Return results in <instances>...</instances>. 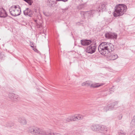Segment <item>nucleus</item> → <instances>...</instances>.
I'll return each mask as SVG.
<instances>
[{
	"mask_svg": "<svg viewBox=\"0 0 135 135\" xmlns=\"http://www.w3.org/2000/svg\"><path fill=\"white\" fill-rule=\"evenodd\" d=\"M98 49L102 55L106 56V54H108L114 50V46L110 43L103 42L98 46Z\"/></svg>",
	"mask_w": 135,
	"mask_h": 135,
	"instance_id": "1",
	"label": "nucleus"
},
{
	"mask_svg": "<svg viewBox=\"0 0 135 135\" xmlns=\"http://www.w3.org/2000/svg\"><path fill=\"white\" fill-rule=\"evenodd\" d=\"M127 7L126 5L123 4H119L115 7V13L113 14L114 17H117L123 15L127 10Z\"/></svg>",
	"mask_w": 135,
	"mask_h": 135,
	"instance_id": "2",
	"label": "nucleus"
},
{
	"mask_svg": "<svg viewBox=\"0 0 135 135\" xmlns=\"http://www.w3.org/2000/svg\"><path fill=\"white\" fill-rule=\"evenodd\" d=\"M9 11L11 15L14 16H19L21 13L20 8L18 5L12 6L9 8Z\"/></svg>",
	"mask_w": 135,
	"mask_h": 135,
	"instance_id": "3",
	"label": "nucleus"
},
{
	"mask_svg": "<svg viewBox=\"0 0 135 135\" xmlns=\"http://www.w3.org/2000/svg\"><path fill=\"white\" fill-rule=\"evenodd\" d=\"M83 116L81 115H75L70 116L67 118L64 119L63 122L64 123H67L71 121H78L82 119Z\"/></svg>",
	"mask_w": 135,
	"mask_h": 135,
	"instance_id": "4",
	"label": "nucleus"
},
{
	"mask_svg": "<svg viewBox=\"0 0 135 135\" xmlns=\"http://www.w3.org/2000/svg\"><path fill=\"white\" fill-rule=\"evenodd\" d=\"M34 134L35 135H46L47 134L46 131L37 127L35 128Z\"/></svg>",
	"mask_w": 135,
	"mask_h": 135,
	"instance_id": "5",
	"label": "nucleus"
},
{
	"mask_svg": "<svg viewBox=\"0 0 135 135\" xmlns=\"http://www.w3.org/2000/svg\"><path fill=\"white\" fill-rule=\"evenodd\" d=\"M96 48V46L93 45H91L86 48V52L88 53L93 54L95 52Z\"/></svg>",
	"mask_w": 135,
	"mask_h": 135,
	"instance_id": "6",
	"label": "nucleus"
},
{
	"mask_svg": "<svg viewBox=\"0 0 135 135\" xmlns=\"http://www.w3.org/2000/svg\"><path fill=\"white\" fill-rule=\"evenodd\" d=\"M24 15L26 16L31 17L33 15L34 12L30 9L27 8L23 12Z\"/></svg>",
	"mask_w": 135,
	"mask_h": 135,
	"instance_id": "7",
	"label": "nucleus"
},
{
	"mask_svg": "<svg viewBox=\"0 0 135 135\" xmlns=\"http://www.w3.org/2000/svg\"><path fill=\"white\" fill-rule=\"evenodd\" d=\"M105 37L106 38L109 39H117V35L115 33H108L105 34Z\"/></svg>",
	"mask_w": 135,
	"mask_h": 135,
	"instance_id": "8",
	"label": "nucleus"
},
{
	"mask_svg": "<svg viewBox=\"0 0 135 135\" xmlns=\"http://www.w3.org/2000/svg\"><path fill=\"white\" fill-rule=\"evenodd\" d=\"M67 1L68 0H48L47 4L49 7H54L55 4H57V1H62L65 2Z\"/></svg>",
	"mask_w": 135,
	"mask_h": 135,
	"instance_id": "9",
	"label": "nucleus"
},
{
	"mask_svg": "<svg viewBox=\"0 0 135 135\" xmlns=\"http://www.w3.org/2000/svg\"><path fill=\"white\" fill-rule=\"evenodd\" d=\"M8 16L5 10L3 8L0 9V17L5 18Z\"/></svg>",
	"mask_w": 135,
	"mask_h": 135,
	"instance_id": "10",
	"label": "nucleus"
},
{
	"mask_svg": "<svg viewBox=\"0 0 135 135\" xmlns=\"http://www.w3.org/2000/svg\"><path fill=\"white\" fill-rule=\"evenodd\" d=\"M99 124H93L91 125L90 127L92 131L96 132L99 131Z\"/></svg>",
	"mask_w": 135,
	"mask_h": 135,
	"instance_id": "11",
	"label": "nucleus"
},
{
	"mask_svg": "<svg viewBox=\"0 0 135 135\" xmlns=\"http://www.w3.org/2000/svg\"><path fill=\"white\" fill-rule=\"evenodd\" d=\"M91 43V41L90 40H81V43L82 45L87 46L90 44Z\"/></svg>",
	"mask_w": 135,
	"mask_h": 135,
	"instance_id": "12",
	"label": "nucleus"
},
{
	"mask_svg": "<svg viewBox=\"0 0 135 135\" xmlns=\"http://www.w3.org/2000/svg\"><path fill=\"white\" fill-rule=\"evenodd\" d=\"M106 6L104 4H100L97 10L99 12H102L105 10L106 9Z\"/></svg>",
	"mask_w": 135,
	"mask_h": 135,
	"instance_id": "13",
	"label": "nucleus"
},
{
	"mask_svg": "<svg viewBox=\"0 0 135 135\" xmlns=\"http://www.w3.org/2000/svg\"><path fill=\"white\" fill-rule=\"evenodd\" d=\"M107 127L106 126L99 125V131H100L102 132H107Z\"/></svg>",
	"mask_w": 135,
	"mask_h": 135,
	"instance_id": "14",
	"label": "nucleus"
},
{
	"mask_svg": "<svg viewBox=\"0 0 135 135\" xmlns=\"http://www.w3.org/2000/svg\"><path fill=\"white\" fill-rule=\"evenodd\" d=\"M18 120L22 125H25L27 123V122L26 119L23 117H19L18 119Z\"/></svg>",
	"mask_w": 135,
	"mask_h": 135,
	"instance_id": "15",
	"label": "nucleus"
},
{
	"mask_svg": "<svg viewBox=\"0 0 135 135\" xmlns=\"http://www.w3.org/2000/svg\"><path fill=\"white\" fill-rule=\"evenodd\" d=\"M92 82L90 80H88L82 83V86H90L91 87Z\"/></svg>",
	"mask_w": 135,
	"mask_h": 135,
	"instance_id": "16",
	"label": "nucleus"
},
{
	"mask_svg": "<svg viewBox=\"0 0 135 135\" xmlns=\"http://www.w3.org/2000/svg\"><path fill=\"white\" fill-rule=\"evenodd\" d=\"M103 85V84L102 83H92V84H91V88H97Z\"/></svg>",
	"mask_w": 135,
	"mask_h": 135,
	"instance_id": "17",
	"label": "nucleus"
},
{
	"mask_svg": "<svg viewBox=\"0 0 135 135\" xmlns=\"http://www.w3.org/2000/svg\"><path fill=\"white\" fill-rule=\"evenodd\" d=\"M109 57L110 60H114L117 59L118 56L115 54H112L109 56Z\"/></svg>",
	"mask_w": 135,
	"mask_h": 135,
	"instance_id": "18",
	"label": "nucleus"
},
{
	"mask_svg": "<svg viewBox=\"0 0 135 135\" xmlns=\"http://www.w3.org/2000/svg\"><path fill=\"white\" fill-rule=\"evenodd\" d=\"M35 128L32 127H29L27 128V131L28 133L34 134Z\"/></svg>",
	"mask_w": 135,
	"mask_h": 135,
	"instance_id": "19",
	"label": "nucleus"
},
{
	"mask_svg": "<svg viewBox=\"0 0 135 135\" xmlns=\"http://www.w3.org/2000/svg\"><path fill=\"white\" fill-rule=\"evenodd\" d=\"M131 125L132 127L135 126V115L133 118V119L131 122Z\"/></svg>",
	"mask_w": 135,
	"mask_h": 135,
	"instance_id": "20",
	"label": "nucleus"
},
{
	"mask_svg": "<svg viewBox=\"0 0 135 135\" xmlns=\"http://www.w3.org/2000/svg\"><path fill=\"white\" fill-rule=\"evenodd\" d=\"M15 94L13 93H9L8 94L9 98L12 100H13V96H15Z\"/></svg>",
	"mask_w": 135,
	"mask_h": 135,
	"instance_id": "21",
	"label": "nucleus"
},
{
	"mask_svg": "<svg viewBox=\"0 0 135 135\" xmlns=\"http://www.w3.org/2000/svg\"><path fill=\"white\" fill-rule=\"evenodd\" d=\"M126 132L122 130H120L118 132V135H126Z\"/></svg>",
	"mask_w": 135,
	"mask_h": 135,
	"instance_id": "22",
	"label": "nucleus"
},
{
	"mask_svg": "<svg viewBox=\"0 0 135 135\" xmlns=\"http://www.w3.org/2000/svg\"><path fill=\"white\" fill-rule=\"evenodd\" d=\"M13 100H12L13 101H17L19 99V98L18 95L15 94V95L13 96Z\"/></svg>",
	"mask_w": 135,
	"mask_h": 135,
	"instance_id": "23",
	"label": "nucleus"
},
{
	"mask_svg": "<svg viewBox=\"0 0 135 135\" xmlns=\"http://www.w3.org/2000/svg\"><path fill=\"white\" fill-rule=\"evenodd\" d=\"M6 126L9 127H11L14 126V123L11 122H9L7 123L6 124Z\"/></svg>",
	"mask_w": 135,
	"mask_h": 135,
	"instance_id": "24",
	"label": "nucleus"
},
{
	"mask_svg": "<svg viewBox=\"0 0 135 135\" xmlns=\"http://www.w3.org/2000/svg\"><path fill=\"white\" fill-rule=\"evenodd\" d=\"M29 4L30 5H31L33 3L32 0H23Z\"/></svg>",
	"mask_w": 135,
	"mask_h": 135,
	"instance_id": "25",
	"label": "nucleus"
},
{
	"mask_svg": "<svg viewBox=\"0 0 135 135\" xmlns=\"http://www.w3.org/2000/svg\"><path fill=\"white\" fill-rule=\"evenodd\" d=\"M108 107H109V109H110V110H113L114 108L112 103L109 104L108 105Z\"/></svg>",
	"mask_w": 135,
	"mask_h": 135,
	"instance_id": "26",
	"label": "nucleus"
},
{
	"mask_svg": "<svg viewBox=\"0 0 135 135\" xmlns=\"http://www.w3.org/2000/svg\"><path fill=\"white\" fill-rule=\"evenodd\" d=\"M108 107V105H107L105 106L104 108V111L106 112L108 110H110V109H109V107Z\"/></svg>",
	"mask_w": 135,
	"mask_h": 135,
	"instance_id": "27",
	"label": "nucleus"
},
{
	"mask_svg": "<svg viewBox=\"0 0 135 135\" xmlns=\"http://www.w3.org/2000/svg\"><path fill=\"white\" fill-rule=\"evenodd\" d=\"M118 102H115L112 103L114 107L115 106H116L117 104H118Z\"/></svg>",
	"mask_w": 135,
	"mask_h": 135,
	"instance_id": "28",
	"label": "nucleus"
},
{
	"mask_svg": "<svg viewBox=\"0 0 135 135\" xmlns=\"http://www.w3.org/2000/svg\"><path fill=\"white\" fill-rule=\"evenodd\" d=\"M122 114H120L118 116L117 118L119 120H120L122 119Z\"/></svg>",
	"mask_w": 135,
	"mask_h": 135,
	"instance_id": "29",
	"label": "nucleus"
},
{
	"mask_svg": "<svg viewBox=\"0 0 135 135\" xmlns=\"http://www.w3.org/2000/svg\"><path fill=\"white\" fill-rule=\"evenodd\" d=\"M130 135H135V130L132 131L130 133Z\"/></svg>",
	"mask_w": 135,
	"mask_h": 135,
	"instance_id": "30",
	"label": "nucleus"
},
{
	"mask_svg": "<svg viewBox=\"0 0 135 135\" xmlns=\"http://www.w3.org/2000/svg\"><path fill=\"white\" fill-rule=\"evenodd\" d=\"M4 56V55L2 53H0V58L2 59Z\"/></svg>",
	"mask_w": 135,
	"mask_h": 135,
	"instance_id": "31",
	"label": "nucleus"
},
{
	"mask_svg": "<svg viewBox=\"0 0 135 135\" xmlns=\"http://www.w3.org/2000/svg\"><path fill=\"white\" fill-rule=\"evenodd\" d=\"M56 133H54L52 132H50L47 135H56Z\"/></svg>",
	"mask_w": 135,
	"mask_h": 135,
	"instance_id": "32",
	"label": "nucleus"
},
{
	"mask_svg": "<svg viewBox=\"0 0 135 135\" xmlns=\"http://www.w3.org/2000/svg\"><path fill=\"white\" fill-rule=\"evenodd\" d=\"M84 5L83 4H81L79 6V8H80V9H81L83 8H84Z\"/></svg>",
	"mask_w": 135,
	"mask_h": 135,
	"instance_id": "33",
	"label": "nucleus"
},
{
	"mask_svg": "<svg viewBox=\"0 0 135 135\" xmlns=\"http://www.w3.org/2000/svg\"><path fill=\"white\" fill-rule=\"evenodd\" d=\"M68 9V7L66 8H65V9H61L62 10V12H65L66 11H67Z\"/></svg>",
	"mask_w": 135,
	"mask_h": 135,
	"instance_id": "34",
	"label": "nucleus"
},
{
	"mask_svg": "<svg viewBox=\"0 0 135 135\" xmlns=\"http://www.w3.org/2000/svg\"><path fill=\"white\" fill-rule=\"evenodd\" d=\"M46 13L45 12H44V15H45L46 16H48V15H46Z\"/></svg>",
	"mask_w": 135,
	"mask_h": 135,
	"instance_id": "35",
	"label": "nucleus"
},
{
	"mask_svg": "<svg viewBox=\"0 0 135 135\" xmlns=\"http://www.w3.org/2000/svg\"><path fill=\"white\" fill-rule=\"evenodd\" d=\"M33 44H32V45H31V47H34V46L33 45Z\"/></svg>",
	"mask_w": 135,
	"mask_h": 135,
	"instance_id": "36",
	"label": "nucleus"
},
{
	"mask_svg": "<svg viewBox=\"0 0 135 135\" xmlns=\"http://www.w3.org/2000/svg\"><path fill=\"white\" fill-rule=\"evenodd\" d=\"M33 50H34L35 51V50H37L36 49H33Z\"/></svg>",
	"mask_w": 135,
	"mask_h": 135,
	"instance_id": "37",
	"label": "nucleus"
},
{
	"mask_svg": "<svg viewBox=\"0 0 135 135\" xmlns=\"http://www.w3.org/2000/svg\"><path fill=\"white\" fill-rule=\"evenodd\" d=\"M33 50H34L35 51V50H37L36 49H33Z\"/></svg>",
	"mask_w": 135,
	"mask_h": 135,
	"instance_id": "38",
	"label": "nucleus"
},
{
	"mask_svg": "<svg viewBox=\"0 0 135 135\" xmlns=\"http://www.w3.org/2000/svg\"><path fill=\"white\" fill-rule=\"evenodd\" d=\"M112 90H110V93H111L112 92Z\"/></svg>",
	"mask_w": 135,
	"mask_h": 135,
	"instance_id": "39",
	"label": "nucleus"
},
{
	"mask_svg": "<svg viewBox=\"0 0 135 135\" xmlns=\"http://www.w3.org/2000/svg\"><path fill=\"white\" fill-rule=\"evenodd\" d=\"M105 135H109V134H105Z\"/></svg>",
	"mask_w": 135,
	"mask_h": 135,
	"instance_id": "40",
	"label": "nucleus"
}]
</instances>
